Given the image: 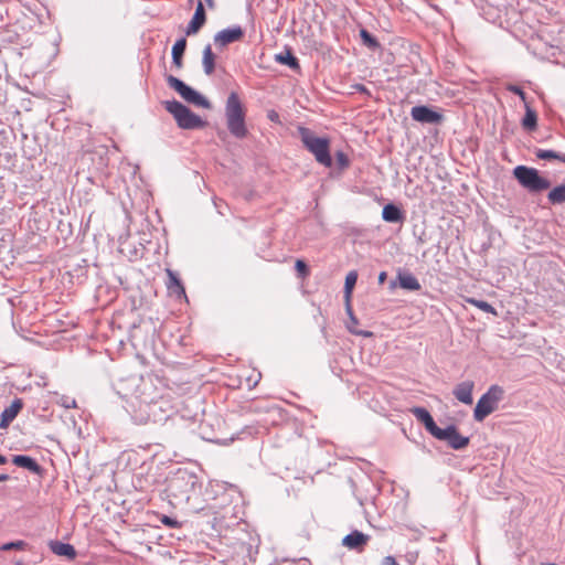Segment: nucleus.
<instances>
[{
	"instance_id": "1",
	"label": "nucleus",
	"mask_w": 565,
	"mask_h": 565,
	"mask_svg": "<svg viewBox=\"0 0 565 565\" xmlns=\"http://www.w3.org/2000/svg\"><path fill=\"white\" fill-rule=\"evenodd\" d=\"M206 499L202 491V481L198 475L186 468H179V504L186 513L200 514L198 526L202 533L211 536L221 535L222 531L236 523V518L230 513L233 509L223 508L215 511L205 507Z\"/></svg>"
},
{
	"instance_id": "2",
	"label": "nucleus",
	"mask_w": 565,
	"mask_h": 565,
	"mask_svg": "<svg viewBox=\"0 0 565 565\" xmlns=\"http://www.w3.org/2000/svg\"><path fill=\"white\" fill-rule=\"evenodd\" d=\"M202 396L200 394L189 396L182 401L181 407L179 406V417L183 422H189L190 433L196 434L202 440L212 441L221 445H228L236 439H244L245 436H253L257 434L254 426H245L236 436L228 439H220L212 431L209 430V423L204 420V409L202 407Z\"/></svg>"
},
{
	"instance_id": "3",
	"label": "nucleus",
	"mask_w": 565,
	"mask_h": 565,
	"mask_svg": "<svg viewBox=\"0 0 565 565\" xmlns=\"http://www.w3.org/2000/svg\"><path fill=\"white\" fill-rule=\"evenodd\" d=\"M298 134L303 147L313 154L318 163L330 168L332 157L330 154V141L326 137H318L315 132L303 126L298 127Z\"/></svg>"
},
{
	"instance_id": "4",
	"label": "nucleus",
	"mask_w": 565,
	"mask_h": 565,
	"mask_svg": "<svg viewBox=\"0 0 565 565\" xmlns=\"http://www.w3.org/2000/svg\"><path fill=\"white\" fill-rule=\"evenodd\" d=\"M225 116L227 129L235 138L242 139L247 135L245 125V113L238 95L234 92L230 94L225 105Z\"/></svg>"
},
{
	"instance_id": "5",
	"label": "nucleus",
	"mask_w": 565,
	"mask_h": 565,
	"mask_svg": "<svg viewBox=\"0 0 565 565\" xmlns=\"http://www.w3.org/2000/svg\"><path fill=\"white\" fill-rule=\"evenodd\" d=\"M513 177L518 182L530 192H542L551 186V182L541 177L535 168L526 166H516L513 169Z\"/></svg>"
},
{
	"instance_id": "6",
	"label": "nucleus",
	"mask_w": 565,
	"mask_h": 565,
	"mask_svg": "<svg viewBox=\"0 0 565 565\" xmlns=\"http://www.w3.org/2000/svg\"><path fill=\"white\" fill-rule=\"evenodd\" d=\"M503 396L504 390L501 386L497 384L491 385L477 402L473 411L475 420L482 422L487 416L493 413Z\"/></svg>"
},
{
	"instance_id": "7",
	"label": "nucleus",
	"mask_w": 565,
	"mask_h": 565,
	"mask_svg": "<svg viewBox=\"0 0 565 565\" xmlns=\"http://www.w3.org/2000/svg\"><path fill=\"white\" fill-rule=\"evenodd\" d=\"M438 440L447 441L448 446L455 450H460L469 445V437L459 434L458 428L450 424L446 428H439L434 436Z\"/></svg>"
},
{
	"instance_id": "8",
	"label": "nucleus",
	"mask_w": 565,
	"mask_h": 565,
	"mask_svg": "<svg viewBox=\"0 0 565 565\" xmlns=\"http://www.w3.org/2000/svg\"><path fill=\"white\" fill-rule=\"evenodd\" d=\"M413 120L420 124L438 125L444 120L443 114L426 105L414 106L411 109Z\"/></svg>"
},
{
	"instance_id": "9",
	"label": "nucleus",
	"mask_w": 565,
	"mask_h": 565,
	"mask_svg": "<svg viewBox=\"0 0 565 565\" xmlns=\"http://www.w3.org/2000/svg\"><path fill=\"white\" fill-rule=\"evenodd\" d=\"M205 126V120L194 114L188 106L179 103V128L202 129Z\"/></svg>"
},
{
	"instance_id": "10",
	"label": "nucleus",
	"mask_w": 565,
	"mask_h": 565,
	"mask_svg": "<svg viewBox=\"0 0 565 565\" xmlns=\"http://www.w3.org/2000/svg\"><path fill=\"white\" fill-rule=\"evenodd\" d=\"M179 95L189 104L210 109L211 103L201 93L179 79Z\"/></svg>"
},
{
	"instance_id": "11",
	"label": "nucleus",
	"mask_w": 565,
	"mask_h": 565,
	"mask_svg": "<svg viewBox=\"0 0 565 565\" xmlns=\"http://www.w3.org/2000/svg\"><path fill=\"white\" fill-rule=\"evenodd\" d=\"M244 36V31L242 26L234 25L232 28H226L218 31L214 35V44L218 47H224L231 43L237 42L242 40Z\"/></svg>"
},
{
	"instance_id": "12",
	"label": "nucleus",
	"mask_w": 565,
	"mask_h": 565,
	"mask_svg": "<svg viewBox=\"0 0 565 565\" xmlns=\"http://www.w3.org/2000/svg\"><path fill=\"white\" fill-rule=\"evenodd\" d=\"M369 540H370V536L367 534H364L358 530H354L343 537L342 544L345 547H348L349 550L360 552L366 545Z\"/></svg>"
},
{
	"instance_id": "13",
	"label": "nucleus",
	"mask_w": 565,
	"mask_h": 565,
	"mask_svg": "<svg viewBox=\"0 0 565 565\" xmlns=\"http://www.w3.org/2000/svg\"><path fill=\"white\" fill-rule=\"evenodd\" d=\"M412 414L415 416V418L420 422L426 430L431 435V436H435L436 433L438 431V429L440 427L437 426V424L435 423L433 416L430 415V413L424 408V407H414L412 409Z\"/></svg>"
},
{
	"instance_id": "14",
	"label": "nucleus",
	"mask_w": 565,
	"mask_h": 565,
	"mask_svg": "<svg viewBox=\"0 0 565 565\" xmlns=\"http://www.w3.org/2000/svg\"><path fill=\"white\" fill-rule=\"evenodd\" d=\"M206 21V14L201 1L198 2L194 14L185 29L186 35H193L204 25Z\"/></svg>"
},
{
	"instance_id": "15",
	"label": "nucleus",
	"mask_w": 565,
	"mask_h": 565,
	"mask_svg": "<svg viewBox=\"0 0 565 565\" xmlns=\"http://www.w3.org/2000/svg\"><path fill=\"white\" fill-rule=\"evenodd\" d=\"M475 383L472 381H462L457 384L452 391L454 396L461 403L470 405L473 402L472 391Z\"/></svg>"
},
{
	"instance_id": "16",
	"label": "nucleus",
	"mask_w": 565,
	"mask_h": 565,
	"mask_svg": "<svg viewBox=\"0 0 565 565\" xmlns=\"http://www.w3.org/2000/svg\"><path fill=\"white\" fill-rule=\"evenodd\" d=\"M22 409L21 399H15L11 403V405L1 413L0 417V428L6 429L13 422V419L18 416L20 411Z\"/></svg>"
},
{
	"instance_id": "17",
	"label": "nucleus",
	"mask_w": 565,
	"mask_h": 565,
	"mask_svg": "<svg viewBox=\"0 0 565 565\" xmlns=\"http://www.w3.org/2000/svg\"><path fill=\"white\" fill-rule=\"evenodd\" d=\"M382 218L388 223H401L404 221L405 215L399 206L388 203L382 210Z\"/></svg>"
},
{
	"instance_id": "18",
	"label": "nucleus",
	"mask_w": 565,
	"mask_h": 565,
	"mask_svg": "<svg viewBox=\"0 0 565 565\" xmlns=\"http://www.w3.org/2000/svg\"><path fill=\"white\" fill-rule=\"evenodd\" d=\"M49 546H50V550L58 556H65L68 559H74L76 557L75 547L68 543H62L60 541H51L49 543Z\"/></svg>"
},
{
	"instance_id": "19",
	"label": "nucleus",
	"mask_w": 565,
	"mask_h": 565,
	"mask_svg": "<svg viewBox=\"0 0 565 565\" xmlns=\"http://www.w3.org/2000/svg\"><path fill=\"white\" fill-rule=\"evenodd\" d=\"M12 462L15 466L25 468L33 473L41 475V472H42L41 466L33 458H31L29 456H23V455L13 456Z\"/></svg>"
},
{
	"instance_id": "20",
	"label": "nucleus",
	"mask_w": 565,
	"mask_h": 565,
	"mask_svg": "<svg viewBox=\"0 0 565 565\" xmlns=\"http://www.w3.org/2000/svg\"><path fill=\"white\" fill-rule=\"evenodd\" d=\"M399 287L406 290L417 291L420 289L418 279L409 273L398 275Z\"/></svg>"
},
{
	"instance_id": "21",
	"label": "nucleus",
	"mask_w": 565,
	"mask_h": 565,
	"mask_svg": "<svg viewBox=\"0 0 565 565\" xmlns=\"http://www.w3.org/2000/svg\"><path fill=\"white\" fill-rule=\"evenodd\" d=\"M275 60L280 64L289 66L294 71L300 70V64H299L298 58L289 50L277 54Z\"/></svg>"
},
{
	"instance_id": "22",
	"label": "nucleus",
	"mask_w": 565,
	"mask_h": 565,
	"mask_svg": "<svg viewBox=\"0 0 565 565\" xmlns=\"http://www.w3.org/2000/svg\"><path fill=\"white\" fill-rule=\"evenodd\" d=\"M203 70L206 75H211L215 70V56L212 52L211 45H206L203 51Z\"/></svg>"
},
{
	"instance_id": "23",
	"label": "nucleus",
	"mask_w": 565,
	"mask_h": 565,
	"mask_svg": "<svg viewBox=\"0 0 565 565\" xmlns=\"http://www.w3.org/2000/svg\"><path fill=\"white\" fill-rule=\"evenodd\" d=\"M522 126L526 130H534L537 126V115L534 109L525 104V115L522 119Z\"/></svg>"
},
{
	"instance_id": "24",
	"label": "nucleus",
	"mask_w": 565,
	"mask_h": 565,
	"mask_svg": "<svg viewBox=\"0 0 565 565\" xmlns=\"http://www.w3.org/2000/svg\"><path fill=\"white\" fill-rule=\"evenodd\" d=\"M547 199L554 205L565 203V183L552 189L547 194Z\"/></svg>"
},
{
	"instance_id": "25",
	"label": "nucleus",
	"mask_w": 565,
	"mask_h": 565,
	"mask_svg": "<svg viewBox=\"0 0 565 565\" xmlns=\"http://www.w3.org/2000/svg\"><path fill=\"white\" fill-rule=\"evenodd\" d=\"M360 38L362 43L371 50H377L381 46L379 40L365 29L360 30Z\"/></svg>"
},
{
	"instance_id": "26",
	"label": "nucleus",
	"mask_w": 565,
	"mask_h": 565,
	"mask_svg": "<svg viewBox=\"0 0 565 565\" xmlns=\"http://www.w3.org/2000/svg\"><path fill=\"white\" fill-rule=\"evenodd\" d=\"M466 301L468 303L475 306L476 308L482 310L483 312L491 313L493 316H498L495 308L491 303H489L484 300H479L476 298H467Z\"/></svg>"
},
{
	"instance_id": "27",
	"label": "nucleus",
	"mask_w": 565,
	"mask_h": 565,
	"mask_svg": "<svg viewBox=\"0 0 565 565\" xmlns=\"http://www.w3.org/2000/svg\"><path fill=\"white\" fill-rule=\"evenodd\" d=\"M358 280V273L355 270H351L348 273L344 281V295L347 299L351 297L352 290Z\"/></svg>"
},
{
	"instance_id": "28",
	"label": "nucleus",
	"mask_w": 565,
	"mask_h": 565,
	"mask_svg": "<svg viewBox=\"0 0 565 565\" xmlns=\"http://www.w3.org/2000/svg\"><path fill=\"white\" fill-rule=\"evenodd\" d=\"M348 313L350 316V321L348 322L347 328L352 334L364 335V337H370L372 334L369 331H361V330H358L354 328V326H356L359 322H358V319L353 316L352 309L350 307H348Z\"/></svg>"
},
{
	"instance_id": "29",
	"label": "nucleus",
	"mask_w": 565,
	"mask_h": 565,
	"mask_svg": "<svg viewBox=\"0 0 565 565\" xmlns=\"http://www.w3.org/2000/svg\"><path fill=\"white\" fill-rule=\"evenodd\" d=\"M534 153L541 160L557 159L561 161L562 158V153L547 149H536Z\"/></svg>"
},
{
	"instance_id": "30",
	"label": "nucleus",
	"mask_w": 565,
	"mask_h": 565,
	"mask_svg": "<svg viewBox=\"0 0 565 565\" xmlns=\"http://www.w3.org/2000/svg\"><path fill=\"white\" fill-rule=\"evenodd\" d=\"M335 160L340 170H344L350 166V160L343 151H338L335 153Z\"/></svg>"
},
{
	"instance_id": "31",
	"label": "nucleus",
	"mask_w": 565,
	"mask_h": 565,
	"mask_svg": "<svg viewBox=\"0 0 565 565\" xmlns=\"http://www.w3.org/2000/svg\"><path fill=\"white\" fill-rule=\"evenodd\" d=\"M26 543L24 541H15L3 544L0 550L1 551H10V550H24Z\"/></svg>"
},
{
	"instance_id": "32",
	"label": "nucleus",
	"mask_w": 565,
	"mask_h": 565,
	"mask_svg": "<svg viewBox=\"0 0 565 565\" xmlns=\"http://www.w3.org/2000/svg\"><path fill=\"white\" fill-rule=\"evenodd\" d=\"M62 407L64 408H76L77 404L75 398L68 397V396H62L57 402Z\"/></svg>"
},
{
	"instance_id": "33",
	"label": "nucleus",
	"mask_w": 565,
	"mask_h": 565,
	"mask_svg": "<svg viewBox=\"0 0 565 565\" xmlns=\"http://www.w3.org/2000/svg\"><path fill=\"white\" fill-rule=\"evenodd\" d=\"M295 268L300 277H306L309 274L307 264L301 259L296 260Z\"/></svg>"
},
{
	"instance_id": "34",
	"label": "nucleus",
	"mask_w": 565,
	"mask_h": 565,
	"mask_svg": "<svg viewBox=\"0 0 565 565\" xmlns=\"http://www.w3.org/2000/svg\"><path fill=\"white\" fill-rule=\"evenodd\" d=\"M505 89L520 96V98L525 102V93L520 86L514 85V84H508L505 86Z\"/></svg>"
},
{
	"instance_id": "35",
	"label": "nucleus",
	"mask_w": 565,
	"mask_h": 565,
	"mask_svg": "<svg viewBox=\"0 0 565 565\" xmlns=\"http://www.w3.org/2000/svg\"><path fill=\"white\" fill-rule=\"evenodd\" d=\"M163 104L166 106V109L177 118V102L167 100Z\"/></svg>"
},
{
	"instance_id": "36",
	"label": "nucleus",
	"mask_w": 565,
	"mask_h": 565,
	"mask_svg": "<svg viewBox=\"0 0 565 565\" xmlns=\"http://www.w3.org/2000/svg\"><path fill=\"white\" fill-rule=\"evenodd\" d=\"M186 40L185 38H179V66L181 65V56L185 50Z\"/></svg>"
},
{
	"instance_id": "37",
	"label": "nucleus",
	"mask_w": 565,
	"mask_h": 565,
	"mask_svg": "<svg viewBox=\"0 0 565 565\" xmlns=\"http://www.w3.org/2000/svg\"><path fill=\"white\" fill-rule=\"evenodd\" d=\"M381 565H399L395 557L394 556H385L382 561H381Z\"/></svg>"
},
{
	"instance_id": "38",
	"label": "nucleus",
	"mask_w": 565,
	"mask_h": 565,
	"mask_svg": "<svg viewBox=\"0 0 565 565\" xmlns=\"http://www.w3.org/2000/svg\"><path fill=\"white\" fill-rule=\"evenodd\" d=\"M353 88L359 92V93H362V94H365L367 96H370V90L366 88V86H364L363 84H355L353 85Z\"/></svg>"
},
{
	"instance_id": "39",
	"label": "nucleus",
	"mask_w": 565,
	"mask_h": 565,
	"mask_svg": "<svg viewBox=\"0 0 565 565\" xmlns=\"http://www.w3.org/2000/svg\"><path fill=\"white\" fill-rule=\"evenodd\" d=\"M267 118L273 122H279V114L276 110H269Z\"/></svg>"
},
{
	"instance_id": "40",
	"label": "nucleus",
	"mask_w": 565,
	"mask_h": 565,
	"mask_svg": "<svg viewBox=\"0 0 565 565\" xmlns=\"http://www.w3.org/2000/svg\"><path fill=\"white\" fill-rule=\"evenodd\" d=\"M178 288H179V299L183 298L185 302H188V297H186V294H185V289L183 287V285L181 284V281L179 280V285H178Z\"/></svg>"
},
{
	"instance_id": "41",
	"label": "nucleus",
	"mask_w": 565,
	"mask_h": 565,
	"mask_svg": "<svg viewBox=\"0 0 565 565\" xmlns=\"http://www.w3.org/2000/svg\"><path fill=\"white\" fill-rule=\"evenodd\" d=\"M167 81L170 87L177 90V77L170 74L167 76Z\"/></svg>"
},
{
	"instance_id": "42",
	"label": "nucleus",
	"mask_w": 565,
	"mask_h": 565,
	"mask_svg": "<svg viewBox=\"0 0 565 565\" xmlns=\"http://www.w3.org/2000/svg\"><path fill=\"white\" fill-rule=\"evenodd\" d=\"M177 54H178V51H177V42L172 45L171 47V57H172V62L174 64H177Z\"/></svg>"
},
{
	"instance_id": "43",
	"label": "nucleus",
	"mask_w": 565,
	"mask_h": 565,
	"mask_svg": "<svg viewBox=\"0 0 565 565\" xmlns=\"http://www.w3.org/2000/svg\"><path fill=\"white\" fill-rule=\"evenodd\" d=\"M162 522L170 525V526H175L177 525V521L171 519V518H168V516H164L162 519Z\"/></svg>"
},
{
	"instance_id": "44",
	"label": "nucleus",
	"mask_w": 565,
	"mask_h": 565,
	"mask_svg": "<svg viewBox=\"0 0 565 565\" xmlns=\"http://www.w3.org/2000/svg\"><path fill=\"white\" fill-rule=\"evenodd\" d=\"M386 273L385 271H381L380 275H379V282L380 284H384V281L386 280Z\"/></svg>"
},
{
	"instance_id": "45",
	"label": "nucleus",
	"mask_w": 565,
	"mask_h": 565,
	"mask_svg": "<svg viewBox=\"0 0 565 565\" xmlns=\"http://www.w3.org/2000/svg\"><path fill=\"white\" fill-rule=\"evenodd\" d=\"M168 275H169L171 281L177 284V276H175V274L172 270H168Z\"/></svg>"
},
{
	"instance_id": "46",
	"label": "nucleus",
	"mask_w": 565,
	"mask_h": 565,
	"mask_svg": "<svg viewBox=\"0 0 565 565\" xmlns=\"http://www.w3.org/2000/svg\"><path fill=\"white\" fill-rule=\"evenodd\" d=\"M9 477L7 475H0V482L7 481Z\"/></svg>"
},
{
	"instance_id": "47",
	"label": "nucleus",
	"mask_w": 565,
	"mask_h": 565,
	"mask_svg": "<svg viewBox=\"0 0 565 565\" xmlns=\"http://www.w3.org/2000/svg\"><path fill=\"white\" fill-rule=\"evenodd\" d=\"M7 462V458L0 455V465H4Z\"/></svg>"
},
{
	"instance_id": "48",
	"label": "nucleus",
	"mask_w": 565,
	"mask_h": 565,
	"mask_svg": "<svg viewBox=\"0 0 565 565\" xmlns=\"http://www.w3.org/2000/svg\"><path fill=\"white\" fill-rule=\"evenodd\" d=\"M205 1H206V3H207L210 7H212V6H213V0H205Z\"/></svg>"
},
{
	"instance_id": "49",
	"label": "nucleus",
	"mask_w": 565,
	"mask_h": 565,
	"mask_svg": "<svg viewBox=\"0 0 565 565\" xmlns=\"http://www.w3.org/2000/svg\"><path fill=\"white\" fill-rule=\"evenodd\" d=\"M561 161L565 162V154H562Z\"/></svg>"
}]
</instances>
